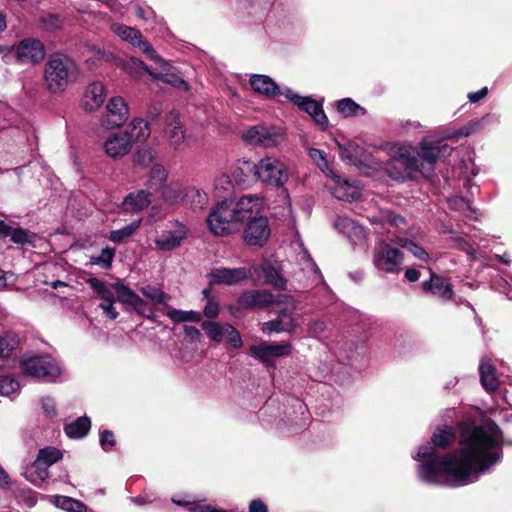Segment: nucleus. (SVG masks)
<instances>
[{
  "instance_id": "0e129e2a",
  "label": "nucleus",
  "mask_w": 512,
  "mask_h": 512,
  "mask_svg": "<svg viewBox=\"0 0 512 512\" xmlns=\"http://www.w3.org/2000/svg\"><path fill=\"white\" fill-rule=\"evenodd\" d=\"M184 332L186 334V337H188V339L191 341L196 342L201 340L202 333L193 325H185Z\"/></svg>"
},
{
  "instance_id": "7ed1b4c3",
  "label": "nucleus",
  "mask_w": 512,
  "mask_h": 512,
  "mask_svg": "<svg viewBox=\"0 0 512 512\" xmlns=\"http://www.w3.org/2000/svg\"><path fill=\"white\" fill-rule=\"evenodd\" d=\"M76 73L77 67L72 58L62 53L52 54L45 66L46 87L52 93L62 92Z\"/></svg>"
},
{
  "instance_id": "7c9ffc66",
  "label": "nucleus",
  "mask_w": 512,
  "mask_h": 512,
  "mask_svg": "<svg viewBox=\"0 0 512 512\" xmlns=\"http://www.w3.org/2000/svg\"><path fill=\"white\" fill-rule=\"evenodd\" d=\"M149 190H138L130 192L122 202V209L126 212H138L148 207L150 204Z\"/></svg>"
},
{
  "instance_id": "4c0bfd02",
  "label": "nucleus",
  "mask_w": 512,
  "mask_h": 512,
  "mask_svg": "<svg viewBox=\"0 0 512 512\" xmlns=\"http://www.w3.org/2000/svg\"><path fill=\"white\" fill-rule=\"evenodd\" d=\"M113 286L110 288L107 284L99 294V297L102 299L100 303V308L103 310L106 316L110 319L115 320L118 316V312L114 308L115 296H114Z\"/></svg>"
},
{
  "instance_id": "6e6d98bb",
  "label": "nucleus",
  "mask_w": 512,
  "mask_h": 512,
  "mask_svg": "<svg viewBox=\"0 0 512 512\" xmlns=\"http://www.w3.org/2000/svg\"><path fill=\"white\" fill-rule=\"evenodd\" d=\"M153 160L152 150L149 148L139 149L135 155V163L138 165H149Z\"/></svg>"
},
{
  "instance_id": "774afa93",
  "label": "nucleus",
  "mask_w": 512,
  "mask_h": 512,
  "mask_svg": "<svg viewBox=\"0 0 512 512\" xmlns=\"http://www.w3.org/2000/svg\"><path fill=\"white\" fill-rule=\"evenodd\" d=\"M250 512H268L267 506L260 499H254L249 505Z\"/></svg>"
},
{
  "instance_id": "4d7b16f0",
  "label": "nucleus",
  "mask_w": 512,
  "mask_h": 512,
  "mask_svg": "<svg viewBox=\"0 0 512 512\" xmlns=\"http://www.w3.org/2000/svg\"><path fill=\"white\" fill-rule=\"evenodd\" d=\"M41 406L47 417L52 418L57 415L56 403L52 397H43L41 400Z\"/></svg>"
},
{
  "instance_id": "3c124183",
  "label": "nucleus",
  "mask_w": 512,
  "mask_h": 512,
  "mask_svg": "<svg viewBox=\"0 0 512 512\" xmlns=\"http://www.w3.org/2000/svg\"><path fill=\"white\" fill-rule=\"evenodd\" d=\"M19 391V383L17 380L10 378V376H0V395L11 396L17 394Z\"/></svg>"
},
{
  "instance_id": "37998d69",
  "label": "nucleus",
  "mask_w": 512,
  "mask_h": 512,
  "mask_svg": "<svg viewBox=\"0 0 512 512\" xmlns=\"http://www.w3.org/2000/svg\"><path fill=\"white\" fill-rule=\"evenodd\" d=\"M167 180V170L162 165H154L150 170L149 189L158 191Z\"/></svg>"
},
{
  "instance_id": "bf43d9fd",
  "label": "nucleus",
  "mask_w": 512,
  "mask_h": 512,
  "mask_svg": "<svg viewBox=\"0 0 512 512\" xmlns=\"http://www.w3.org/2000/svg\"><path fill=\"white\" fill-rule=\"evenodd\" d=\"M100 444L104 451H110V449L116 444L114 434L109 430H104L100 435Z\"/></svg>"
},
{
  "instance_id": "dca6fc26",
  "label": "nucleus",
  "mask_w": 512,
  "mask_h": 512,
  "mask_svg": "<svg viewBox=\"0 0 512 512\" xmlns=\"http://www.w3.org/2000/svg\"><path fill=\"white\" fill-rule=\"evenodd\" d=\"M270 236L269 220L264 216H256L247 222L243 230V240L248 245L262 247Z\"/></svg>"
},
{
  "instance_id": "393cba45",
  "label": "nucleus",
  "mask_w": 512,
  "mask_h": 512,
  "mask_svg": "<svg viewBox=\"0 0 512 512\" xmlns=\"http://www.w3.org/2000/svg\"><path fill=\"white\" fill-rule=\"evenodd\" d=\"M155 62L159 65V72H149V75L176 88L188 89V84L181 76L175 73L174 68L159 56Z\"/></svg>"
},
{
  "instance_id": "79ce46f5",
  "label": "nucleus",
  "mask_w": 512,
  "mask_h": 512,
  "mask_svg": "<svg viewBox=\"0 0 512 512\" xmlns=\"http://www.w3.org/2000/svg\"><path fill=\"white\" fill-rule=\"evenodd\" d=\"M166 316L174 322H200L202 315L197 311H184L177 309H170L166 312Z\"/></svg>"
},
{
  "instance_id": "f03ea898",
  "label": "nucleus",
  "mask_w": 512,
  "mask_h": 512,
  "mask_svg": "<svg viewBox=\"0 0 512 512\" xmlns=\"http://www.w3.org/2000/svg\"><path fill=\"white\" fill-rule=\"evenodd\" d=\"M452 148L448 145H431L427 139L420 142L418 150L399 147L384 164V171L391 179L399 182L414 179L419 173L429 178L434 173L438 158L450 155Z\"/></svg>"
},
{
  "instance_id": "c03bdc74",
  "label": "nucleus",
  "mask_w": 512,
  "mask_h": 512,
  "mask_svg": "<svg viewBox=\"0 0 512 512\" xmlns=\"http://www.w3.org/2000/svg\"><path fill=\"white\" fill-rule=\"evenodd\" d=\"M19 344V338L15 333L6 332L0 335V359L9 357Z\"/></svg>"
},
{
  "instance_id": "69168bd1",
  "label": "nucleus",
  "mask_w": 512,
  "mask_h": 512,
  "mask_svg": "<svg viewBox=\"0 0 512 512\" xmlns=\"http://www.w3.org/2000/svg\"><path fill=\"white\" fill-rule=\"evenodd\" d=\"M325 330V322L316 320L309 324L308 331L312 336H320Z\"/></svg>"
},
{
  "instance_id": "cd10ccee",
  "label": "nucleus",
  "mask_w": 512,
  "mask_h": 512,
  "mask_svg": "<svg viewBox=\"0 0 512 512\" xmlns=\"http://www.w3.org/2000/svg\"><path fill=\"white\" fill-rule=\"evenodd\" d=\"M291 353V345L289 343L275 344L262 342L258 345H251L250 355L256 359H266L267 356L279 357L289 355Z\"/></svg>"
},
{
  "instance_id": "c85d7f7f",
  "label": "nucleus",
  "mask_w": 512,
  "mask_h": 512,
  "mask_svg": "<svg viewBox=\"0 0 512 512\" xmlns=\"http://www.w3.org/2000/svg\"><path fill=\"white\" fill-rule=\"evenodd\" d=\"M424 290L431 292L443 300H450L453 297V290L449 281L443 277L437 276L432 272L428 281L423 282Z\"/></svg>"
},
{
  "instance_id": "f257e3e1",
  "label": "nucleus",
  "mask_w": 512,
  "mask_h": 512,
  "mask_svg": "<svg viewBox=\"0 0 512 512\" xmlns=\"http://www.w3.org/2000/svg\"><path fill=\"white\" fill-rule=\"evenodd\" d=\"M454 439V428L445 425L434 432L432 444L418 448L414 458L420 462L418 478L423 483L449 487L472 484L502 457L500 428L491 421L479 426L464 424L458 451L436 456V448H447Z\"/></svg>"
},
{
  "instance_id": "e433bc0d",
  "label": "nucleus",
  "mask_w": 512,
  "mask_h": 512,
  "mask_svg": "<svg viewBox=\"0 0 512 512\" xmlns=\"http://www.w3.org/2000/svg\"><path fill=\"white\" fill-rule=\"evenodd\" d=\"M51 503L55 505L57 508L63 509L67 512H86L87 507L84 505V503L80 502V500L68 497V496H62V495H55L51 498Z\"/></svg>"
},
{
  "instance_id": "680f3d73",
  "label": "nucleus",
  "mask_w": 512,
  "mask_h": 512,
  "mask_svg": "<svg viewBox=\"0 0 512 512\" xmlns=\"http://www.w3.org/2000/svg\"><path fill=\"white\" fill-rule=\"evenodd\" d=\"M455 248L462 250L468 254L471 259L476 258V250L470 246L464 238H457L454 243Z\"/></svg>"
},
{
  "instance_id": "5fc2aeb1",
  "label": "nucleus",
  "mask_w": 512,
  "mask_h": 512,
  "mask_svg": "<svg viewBox=\"0 0 512 512\" xmlns=\"http://www.w3.org/2000/svg\"><path fill=\"white\" fill-rule=\"evenodd\" d=\"M40 23L47 32L57 31L62 26V21L55 14L42 16Z\"/></svg>"
},
{
  "instance_id": "20e7f679",
  "label": "nucleus",
  "mask_w": 512,
  "mask_h": 512,
  "mask_svg": "<svg viewBox=\"0 0 512 512\" xmlns=\"http://www.w3.org/2000/svg\"><path fill=\"white\" fill-rule=\"evenodd\" d=\"M253 177L262 185L272 188H283L289 180V167L276 156H264L251 164Z\"/></svg>"
},
{
  "instance_id": "f3484780",
  "label": "nucleus",
  "mask_w": 512,
  "mask_h": 512,
  "mask_svg": "<svg viewBox=\"0 0 512 512\" xmlns=\"http://www.w3.org/2000/svg\"><path fill=\"white\" fill-rule=\"evenodd\" d=\"M106 156L112 159H121L131 153V136L128 130L110 134L103 143Z\"/></svg>"
},
{
  "instance_id": "ddd939ff",
  "label": "nucleus",
  "mask_w": 512,
  "mask_h": 512,
  "mask_svg": "<svg viewBox=\"0 0 512 512\" xmlns=\"http://www.w3.org/2000/svg\"><path fill=\"white\" fill-rule=\"evenodd\" d=\"M110 31L119 36L123 41L130 43L132 46L138 47L150 59H157L159 55L149 42L145 41L142 34L135 27L127 26L121 23H112Z\"/></svg>"
},
{
  "instance_id": "2f4dec72",
  "label": "nucleus",
  "mask_w": 512,
  "mask_h": 512,
  "mask_svg": "<svg viewBox=\"0 0 512 512\" xmlns=\"http://www.w3.org/2000/svg\"><path fill=\"white\" fill-rule=\"evenodd\" d=\"M479 371L483 388L488 392L496 391L499 387V379L490 359H482L479 366Z\"/></svg>"
},
{
  "instance_id": "864d4df0",
  "label": "nucleus",
  "mask_w": 512,
  "mask_h": 512,
  "mask_svg": "<svg viewBox=\"0 0 512 512\" xmlns=\"http://www.w3.org/2000/svg\"><path fill=\"white\" fill-rule=\"evenodd\" d=\"M9 238L17 244H26L33 241L30 232L22 228H12Z\"/></svg>"
},
{
  "instance_id": "473e14b6",
  "label": "nucleus",
  "mask_w": 512,
  "mask_h": 512,
  "mask_svg": "<svg viewBox=\"0 0 512 512\" xmlns=\"http://www.w3.org/2000/svg\"><path fill=\"white\" fill-rule=\"evenodd\" d=\"M24 476L33 485L40 486L47 480L49 472L43 460L37 455L31 465L26 468Z\"/></svg>"
},
{
  "instance_id": "c756f323",
  "label": "nucleus",
  "mask_w": 512,
  "mask_h": 512,
  "mask_svg": "<svg viewBox=\"0 0 512 512\" xmlns=\"http://www.w3.org/2000/svg\"><path fill=\"white\" fill-rule=\"evenodd\" d=\"M112 289L117 294V299L125 305H129L131 308L141 311L144 308L145 302L141 299L140 295L124 286L121 282H115L112 284Z\"/></svg>"
},
{
  "instance_id": "1a4fd4ad",
  "label": "nucleus",
  "mask_w": 512,
  "mask_h": 512,
  "mask_svg": "<svg viewBox=\"0 0 512 512\" xmlns=\"http://www.w3.org/2000/svg\"><path fill=\"white\" fill-rule=\"evenodd\" d=\"M201 326L208 338L215 343L226 340L233 349H239L243 344L241 333L230 323L203 321Z\"/></svg>"
},
{
  "instance_id": "a878e982",
  "label": "nucleus",
  "mask_w": 512,
  "mask_h": 512,
  "mask_svg": "<svg viewBox=\"0 0 512 512\" xmlns=\"http://www.w3.org/2000/svg\"><path fill=\"white\" fill-rule=\"evenodd\" d=\"M334 227L353 243H362L367 238L365 228L348 217H337L334 221Z\"/></svg>"
},
{
  "instance_id": "412c9836",
  "label": "nucleus",
  "mask_w": 512,
  "mask_h": 512,
  "mask_svg": "<svg viewBox=\"0 0 512 512\" xmlns=\"http://www.w3.org/2000/svg\"><path fill=\"white\" fill-rule=\"evenodd\" d=\"M16 53L20 61L38 63L43 60L46 51L44 45L36 38H26L19 43Z\"/></svg>"
},
{
  "instance_id": "052dcab7",
  "label": "nucleus",
  "mask_w": 512,
  "mask_h": 512,
  "mask_svg": "<svg viewBox=\"0 0 512 512\" xmlns=\"http://www.w3.org/2000/svg\"><path fill=\"white\" fill-rule=\"evenodd\" d=\"M220 313L219 303L214 299H209L204 307V316L208 319H215Z\"/></svg>"
},
{
  "instance_id": "a19ab883",
  "label": "nucleus",
  "mask_w": 512,
  "mask_h": 512,
  "mask_svg": "<svg viewBox=\"0 0 512 512\" xmlns=\"http://www.w3.org/2000/svg\"><path fill=\"white\" fill-rule=\"evenodd\" d=\"M115 252L116 251L114 248H103L99 254L89 258V263L91 265H98L104 270L111 269V266L113 265V259L115 257Z\"/></svg>"
},
{
  "instance_id": "423d86ee",
  "label": "nucleus",
  "mask_w": 512,
  "mask_h": 512,
  "mask_svg": "<svg viewBox=\"0 0 512 512\" xmlns=\"http://www.w3.org/2000/svg\"><path fill=\"white\" fill-rule=\"evenodd\" d=\"M206 222L214 236H228L238 230L233 218L231 202L228 199H223L211 209Z\"/></svg>"
},
{
  "instance_id": "9d476101",
  "label": "nucleus",
  "mask_w": 512,
  "mask_h": 512,
  "mask_svg": "<svg viewBox=\"0 0 512 512\" xmlns=\"http://www.w3.org/2000/svg\"><path fill=\"white\" fill-rule=\"evenodd\" d=\"M285 307L278 311V316L274 320L264 322L261 327L263 333L270 334L272 332H291L297 325V319L294 318L293 312L296 309L295 301L292 297L285 296Z\"/></svg>"
},
{
  "instance_id": "58836bf2",
  "label": "nucleus",
  "mask_w": 512,
  "mask_h": 512,
  "mask_svg": "<svg viewBox=\"0 0 512 512\" xmlns=\"http://www.w3.org/2000/svg\"><path fill=\"white\" fill-rule=\"evenodd\" d=\"M141 225V219L134 220L130 222L129 225L112 230L109 235V240L115 243H121L126 241L127 239L131 238L135 234V232L138 230V228Z\"/></svg>"
},
{
  "instance_id": "39448f33",
  "label": "nucleus",
  "mask_w": 512,
  "mask_h": 512,
  "mask_svg": "<svg viewBox=\"0 0 512 512\" xmlns=\"http://www.w3.org/2000/svg\"><path fill=\"white\" fill-rule=\"evenodd\" d=\"M241 138L246 144L262 148H276L284 142L286 132L283 127L257 124L244 129Z\"/></svg>"
},
{
  "instance_id": "72a5a7b5",
  "label": "nucleus",
  "mask_w": 512,
  "mask_h": 512,
  "mask_svg": "<svg viewBox=\"0 0 512 512\" xmlns=\"http://www.w3.org/2000/svg\"><path fill=\"white\" fill-rule=\"evenodd\" d=\"M116 65L120 66L123 71L129 74L134 79H139L144 73L149 75L150 70L147 64L140 61L137 57H130L127 60H118Z\"/></svg>"
},
{
  "instance_id": "4468645a",
  "label": "nucleus",
  "mask_w": 512,
  "mask_h": 512,
  "mask_svg": "<svg viewBox=\"0 0 512 512\" xmlns=\"http://www.w3.org/2000/svg\"><path fill=\"white\" fill-rule=\"evenodd\" d=\"M129 116L130 110L125 99L121 96H114L108 100L101 124L107 129L120 127L126 123Z\"/></svg>"
},
{
  "instance_id": "a18cd8bd",
  "label": "nucleus",
  "mask_w": 512,
  "mask_h": 512,
  "mask_svg": "<svg viewBox=\"0 0 512 512\" xmlns=\"http://www.w3.org/2000/svg\"><path fill=\"white\" fill-rule=\"evenodd\" d=\"M337 110L345 117H349L358 115L360 111H363V108L355 103L352 98L347 97L338 101Z\"/></svg>"
},
{
  "instance_id": "f8f14e48",
  "label": "nucleus",
  "mask_w": 512,
  "mask_h": 512,
  "mask_svg": "<svg viewBox=\"0 0 512 512\" xmlns=\"http://www.w3.org/2000/svg\"><path fill=\"white\" fill-rule=\"evenodd\" d=\"M230 202L232 215L238 230L244 221L249 222L259 215L262 207V199L256 195L242 196L237 201L230 200Z\"/></svg>"
},
{
  "instance_id": "a211bd4d",
  "label": "nucleus",
  "mask_w": 512,
  "mask_h": 512,
  "mask_svg": "<svg viewBox=\"0 0 512 512\" xmlns=\"http://www.w3.org/2000/svg\"><path fill=\"white\" fill-rule=\"evenodd\" d=\"M251 269L240 268H214L208 274L210 284L234 285L250 279Z\"/></svg>"
},
{
  "instance_id": "6e6552de",
  "label": "nucleus",
  "mask_w": 512,
  "mask_h": 512,
  "mask_svg": "<svg viewBox=\"0 0 512 512\" xmlns=\"http://www.w3.org/2000/svg\"><path fill=\"white\" fill-rule=\"evenodd\" d=\"M372 262L381 272L399 273L404 262V253L390 243L381 241L374 247Z\"/></svg>"
},
{
  "instance_id": "6ab92c4d",
  "label": "nucleus",
  "mask_w": 512,
  "mask_h": 512,
  "mask_svg": "<svg viewBox=\"0 0 512 512\" xmlns=\"http://www.w3.org/2000/svg\"><path fill=\"white\" fill-rule=\"evenodd\" d=\"M329 178L332 180L329 188L335 198L351 201L360 197V188L355 182L342 179L334 171H330Z\"/></svg>"
},
{
  "instance_id": "5701e85b",
  "label": "nucleus",
  "mask_w": 512,
  "mask_h": 512,
  "mask_svg": "<svg viewBox=\"0 0 512 512\" xmlns=\"http://www.w3.org/2000/svg\"><path fill=\"white\" fill-rule=\"evenodd\" d=\"M273 294L266 290H249L241 293L238 302L246 309H261L273 303Z\"/></svg>"
},
{
  "instance_id": "aec40b11",
  "label": "nucleus",
  "mask_w": 512,
  "mask_h": 512,
  "mask_svg": "<svg viewBox=\"0 0 512 512\" xmlns=\"http://www.w3.org/2000/svg\"><path fill=\"white\" fill-rule=\"evenodd\" d=\"M251 269L258 278H264L266 284L280 290L286 288V280L269 260H263L259 264H253Z\"/></svg>"
},
{
  "instance_id": "9b49d317",
  "label": "nucleus",
  "mask_w": 512,
  "mask_h": 512,
  "mask_svg": "<svg viewBox=\"0 0 512 512\" xmlns=\"http://www.w3.org/2000/svg\"><path fill=\"white\" fill-rule=\"evenodd\" d=\"M283 94L288 100L292 101L293 104L310 115L316 124L319 125L322 129H326L328 127L327 116L322 105L318 103L316 99L310 96H301L292 91V89L289 87L284 88Z\"/></svg>"
},
{
  "instance_id": "2eb2a0df",
  "label": "nucleus",
  "mask_w": 512,
  "mask_h": 512,
  "mask_svg": "<svg viewBox=\"0 0 512 512\" xmlns=\"http://www.w3.org/2000/svg\"><path fill=\"white\" fill-rule=\"evenodd\" d=\"M188 235V229L181 222H172L166 229L162 230L155 238L158 250L170 251L180 247Z\"/></svg>"
},
{
  "instance_id": "13d9d810",
  "label": "nucleus",
  "mask_w": 512,
  "mask_h": 512,
  "mask_svg": "<svg viewBox=\"0 0 512 512\" xmlns=\"http://www.w3.org/2000/svg\"><path fill=\"white\" fill-rule=\"evenodd\" d=\"M232 187V180L225 174H222L214 179V189L216 191H229Z\"/></svg>"
},
{
  "instance_id": "0eeeda50",
  "label": "nucleus",
  "mask_w": 512,
  "mask_h": 512,
  "mask_svg": "<svg viewBox=\"0 0 512 512\" xmlns=\"http://www.w3.org/2000/svg\"><path fill=\"white\" fill-rule=\"evenodd\" d=\"M23 372L44 382H54L62 373L56 360L49 355L31 356L21 362Z\"/></svg>"
},
{
  "instance_id": "49530a36",
  "label": "nucleus",
  "mask_w": 512,
  "mask_h": 512,
  "mask_svg": "<svg viewBox=\"0 0 512 512\" xmlns=\"http://www.w3.org/2000/svg\"><path fill=\"white\" fill-rule=\"evenodd\" d=\"M398 244L400 247L407 249L409 252L415 255V257L419 260L427 261L429 259V254L426 252V250L412 240L401 238L398 240Z\"/></svg>"
},
{
  "instance_id": "b1692460",
  "label": "nucleus",
  "mask_w": 512,
  "mask_h": 512,
  "mask_svg": "<svg viewBox=\"0 0 512 512\" xmlns=\"http://www.w3.org/2000/svg\"><path fill=\"white\" fill-rule=\"evenodd\" d=\"M105 98L106 92L103 83L92 82L84 89L81 106L86 111H93L102 106Z\"/></svg>"
},
{
  "instance_id": "603ef678",
  "label": "nucleus",
  "mask_w": 512,
  "mask_h": 512,
  "mask_svg": "<svg viewBox=\"0 0 512 512\" xmlns=\"http://www.w3.org/2000/svg\"><path fill=\"white\" fill-rule=\"evenodd\" d=\"M140 291L145 297L156 303H165L168 299L167 294L157 287L147 286L141 288Z\"/></svg>"
},
{
  "instance_id": "ea45409f",
  "label": "nucleus",
  "mask_w": 512,
  "mask_h": 512,
  "mask_svg": "<svg viewBox=\"0 0 512 512\" xmlns=\"http://www.w3.org/2000/svg\"><path fill=\"white\" fill-rule=\"evenodd\" d=\"M207 203L206 192L195 187H186L185 204L193 208H203Z\"/></svg>"
},
{
  "instance_id": "338daca9",
  "label": "nucleus",
  "mask_w": 512,
  "mask_h": 512,
  "mask_svg": "<svg viewBox=\"0 0 512 512\" xmlns=\"http://www.w3.org/2000/svg\"><path fill=\"white\" fill-rule=\"evenodd\" d=\"M191 512H226L223 509L215 508L206 504H194L190 507Z\"/></svg>"
},
{
  "instance_id": "e2e57ef3",
  "label": "nucleus",
  "mask_w": 512,
  "mask_h": 512,
  "mask_svg": "<svg viewBox=\"0 0 512 512\" xmlns=\"http://www.w3.org/2000/svg\"><path fill=\"white\" fill-rule=\"evenodd\" d=\"M449 207L455 210L465 211L470 209L469 202L462 197H454L448 200Z\"/></svg>"
},
{
  "instance_id": "bb28decb",
  "label": "nucleus",
  "mask_w": 512,
  "mask_h": 512,
  "mask_svg": "<svg viewBox=\"0 0 512 512\" xmlns=\"http://www.w3.org/2000/svg\"><path fill=\"white\" fill-rule=\"evenodd\" d=\"M250 86L254 92L264 95L268 98H273L278 95L284 96V88L281 89L279 85L274 82L273 79L268 75H251Z\"/></svg>"
},
{
  "instance_id": "4be33fe9",
  "label": "nucleus",
  "mask_w": 512,
  "mask_h": 512,
  "mask_svg": "<svg viewBox=\"0 0 512 512\" xmlns=\"http://www.w3.org/2000/svg\"><path fill=\"white\" fill-rule=\"evenodd\" d=\"M164 132L170 146L177 148L183 144L186 130L181 123L177 110H171L167 114Z\"/></svg>"
},
{
  "instance_id": "c9c22d12",
  "label": "nucleus",
  "mask_w": 512,
  "mask_h": 512,
  "mask_svg": "<svg viewBox=\"0 0 512 512\" xmlns=\"http://www.w3.org/2000/svg\"><path fill=\"white\" fill-rule=\"evenodd\" d=\"M91 427L90 418L87 416L78 417L73 423L64 426V432L71 438H82L87 435Z\"/></svg>"
},
{
  "instance_id": "09e8293b",
  "label": "nucleus",
  "mask_w": 512,
  "mask_h": 512,
  "mask_svg": "<svg viewBox=\"0 0 512 512\" xmlns=\"http://www.w3.org/2000/svg\"><path fill=\"white\" fill-rule=\"evenodd\" d=\"M308 156L318 166V168L329 177L330 171H332L327 163L325 152L317 148H308Z\"/></svg>"
},
{
  "instance_id": "de8ad7c7",
  "label": "nucleus",
  "mask_w": 512,
  "mask_h": 512,
  "mask_svg": "<svg viewBox=\"0 0 512 512\" xmlns=\"http://www.w3.org/2000/svg\"><path fill=\"white\" fill-rule=\"evenodd\" d=\"M38 456L43 460V464L49 468L51 465L57 463V461L63 457V454L58 448L49 446L41 448L38 452Z\"/></svg>"
},
{
  "instance_id": "f704fd0d",
  "label": "nucleus",
  "mask_w": 512,
  "mask_h": 512,
  "mask_svg": "<svg viewBox=\"0 0 512 512\" xmlns=\"http://www.w3.org/2000/svg\"><path fill=\"white\" fill-rule=\"evenodd\" d=\"M127 130L131 138V147L135 141H145L148 139L151 131L149 123L142 118H134Z\"/></svg>"
},
{
  "instance_id": "8fccbe9b",
  "label": "nucleus",
  "mask_w": 512,
  "mask_h": 512,
  "mask_svg": "<svg viewBox=\"0 0 512 512\" xmlns=\"http://www.w3.org/2000/svg\"><path fill=\"white\" fill-rule=\"evenodd\" d=\"M186 187L170 186L163 191V198L169 203H185Z\"/></svg>"
}]
</instances>
